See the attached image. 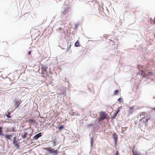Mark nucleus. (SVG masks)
<instances>
[{"instance_id": "obj_9", "label": "nucleus", "mask_w": 155, "mask_h": 155, "mask_svg": "<svg viewBox=\"0 0 155 155\" xmlns=\"http://www.w3.org/2000/svg\"><path fill=\"white\" fill-rule=\"evenodd\" d=\"M144 119H145V124H147V123L148 122L149 120L150 119V118L149 117H144L143 118Z\"/></svg>"}, {"instance_id": "obj_14", "label": "nucleus", "mask_w": 155, "mask_h": 155, "mask_svg": "<svg viewBox=\"0 0 155 155\" xmlns=\"http://www.w3.org/2000/svg\"><path fill=\"white\" fill-rule=\"evenodd\" d=\"M28 134V133L26 132H25L24 134H23L22 135V137L24 138L26 137V136Z\"/></svg>"}, {"instance_id": "obj_5", "label": "nucleus", "mask_w": 155, "mask_h": 155, "mask_svg": "<svg viewBox=\"0 0 155 155\" xmlns=\"http://www.w3.org/2000/svg\"><path fill=\"white\" fill-rule=\"evenodd\" d=\"M119 110H118L117 112H113L111 114V117L112 118H115L117 116V114L118 113Z\"/></svg>"}, {"instance_id": "obj_26", "label": "nucleus", "mask_w": 155, "mask_h": 155, "mask_svg": "<svg viewBox=\"0 0 155 155\" xmlns=\"http://www.w3.org/2000/svg\"><path fill=\"white\" fill-rule=\"evenodd\" d=\"M31 51H29L28 53V54L29 55H31Z\"/></svg>"}, {"instance_id": "obj_31", "label": "nucleus", "mask_w": 155, "mask_h": 155, "mask_svg": "<svg viewBox=\"0 0 155 155\" xmlns=\"http://www.w3.org/2000/svg\"><path fill=\"white\" fill-rule=\"evenodd\" d=\"M154 37H155V34H154Z\"/></svg>"}, {"instance_id": "obj_25", "label": "nucleus", "mask_w": 155, "mask_h": 155, "mask_svg": "<svg viewBox=\"0 0 155 155\" xmlns=\"http://www.w3.org/2000/svg\"><path fill=\"white\" fill-rule=\"evenodd\" d=\"M115 155H119V152L118 151H116Z\"/></svg>"}, {"instance_id": "obj_20", "label": "nucleus", "mask_w": 155, "mask_h": 155, "mask_svg": "<svg viewBox=\"0 0 155 155\" xmlns=\"http://www.w3.org/2000/svg\"><path fill=\"white\" fill-rule=\"evenodd\" d=\"M64 128V126L63 125H61L59 126L58 127V129L59 130H61L63 128Z\"/></svg>"}, {"instance_id": "obj_7", "label": "nucleus", "mask_w": 155, "mask_h": 155, "mask_svg": "<svg viewBox=\"0 0 155 155\" xmlns=\"http://www.w3.org/2000/svg\"><path fill=\"white\" fill-rule=\"evenodd\" d=\"M41 133H39L36 134L34 137V139L36 140H37L39 137H41Z\"/></svg>"}, {"instance_id": "obj_21", "label": "nucleus", "mask_w": 155, "mask_h": 155, "mask_svg": "<svg viewBox=\"0 0 155 155\" xmlns=\"http://www.w3.org/2000/svg\"><path fill=\"white\" fill-rule=\"evenodd\" d=\"M33 120L32 119H28L27 120V121L29 123H31L33 121Z\"/></svg>"}, {"instance_id": "obj_2", "label": "nucleus", "mask_w": 155, "mask_h": 155, "mask_svg": "<svg viewBox=\"0 0 155 155\" xmlns=\"http://www.w3.org/2000/svg\"><path fill=\"white\" fill-rule=\"evenodd\" d=\"M45 149L46 150L48 151L50 153H55L57 152V150L52 149L50 147H46Z\"/></svg>"}, {"instance_id": "obj_18", "label": "nucleus", "mask_w": 155, "mask_h": 155, "mask_svg": "<svg viewBox=\"0 0 155 155\" xmlns=\"http://www.w3.org/2000/svg\"><path fill=\"white\" fill-rule=\"evenodd\" d=\"M7 117L8 118H10L11 117V116H10V113L8 112V113L7 115Z\"/></svg>"}, {"instance_id": "obj_12", "label": "nucleus", "mask_w": 155, "mask_h": 155, "mask_svg": "<svg viewBox=\"0 0 155 155\" xmlns=\"http://www.w3.org/2000/svg\"><path fill=\"white\" fill-rule=\"evenodd\" d=\"M132 153H133V155H141V153H140L137 152L136 151H133V150L132 151Z\"/></svg>"}, {"instance_id": "obj_10", "label": "nucleus", "mask_w": 155, "mask_h": 155, "mask_svg": "<svg viewBox=\"0 0 155 155\" xmlns=\"http://www.w3.org/2000/svg\"><path fill=\"white\" fill-rule=\"evenodd\" d=\"M5 137L7 139H11V137H12L11 135H9L8 134H5Z\"/></svg>"}, {"instance_id": "obj_1", "label": "nucleus", "mask_w": 155, "mask_h": 155, "mask_svg": "<svg viewBox=\"0 0 155 155\" xmlns=\"http://www.w3.org/2000/svg\"><path fill=\"white\" fill-rule=\"evenodd\" d=\"M106 115L105 113L104 112H102L100 113V116L99 120L100 121H101L104 120L106 118Z\"/></svg>"}, {"instance_id": "obj_22", "label": "nucleus", "mask_w": 155, "mask_h": 155, "mask_svg": "<svg viewBox=\"0 0 155 155\" xmlns=\"http://www.w3.org/2000/svg\"><path fill=\"white\" fill-rule=\"evenodd\" d=\"M118 90H116L114 92V94L115 95H117V94L118 93Z\"/></svg>"}, {"instance_id": "obj_4", "label": "nucleus", "mask_w": 155, "mask_h": 155, "mask_svg": "<svg viewBox=\"0 0 155 155\" xmlns=\"http://www.w3.org/2000/svg\"><path fill=\"white\" fill-rule=\"evenodd\" d=\"M13 143L15 147H18V144L17 143V141L16 140V138L15 137H14L13 138Z\"/></svg>"}, {"instance_id": "obj_23", "label": "nucleus", "mask_w": 155, "mask_h": 155, "mask_svg": "<svg viewBox=\"0 0 155 155\" xmlns=\"http://www.w3.org/2000/svg\"><path fill=\"white\" fill-rule=\"evenodd\" d=\"M93 138H94L93 137H91V146H92L93 140Z\"/></svg>"}, {"instance_id": "obj_16", "label": "nucleus", "mask_w": 155, "mask_h": 155, "mask_svg": "<svg viewBox=\"0 0 155 155\" xmlns=\"http://www.w3.org/2000/svg\"><path fill=\"white\" fill-rule=\"evenodd\" d=\"M45 74H43V77H46L47 76H48V75L47 72V71L46 70L44 71Z\"/></svg>"}, {"instance_id": "obj_28", "label": "nucleus", "mask_w": 155, "mask_h": 155, "mask_svg": "<svg viewBox=\"0 0 155 155\" xmlns=\"http://www.w3.org/2000/svg\"><path fill=\"white\" fill-rule=\"evenodd\" d=\"M71 45H69V47H68V48H69L70 49L71 48Z\"/></svg>"}, {"instance_id": "obj_19", "label": "nucleus", "mask_w": 155, "mask_h": 155, "mask_svg": "<svg viewBox=\"0 0 155 155\" xmlns=\"http://www.w3.org/2000/svg\"><path fill=\"white\" fill-rule=\"evenodd\" d=\"M2 128L0 127V135H2L3 134L2 131Z\"/></svg>"}, {"instance_id": "obj_3", "label": "nucleus", "mask_w": 155, "mask_h": 155, "mask_svg": "<svg viewBox=\"0 0 155 155\" xmlns=\"http://www.w3.org/2000/svg\"><path fill=\"white\" fill-rule=\"evenodd\" d=\"M118 38L116 37H112L110 39V41L111 42L113 43H116L118 42Z\"/></svg>"}, {"instance_id": "obj_30", "label": "nucleus", "mask_w": 155, "mask_h": 155, "mask_svg": "<svg viewBox=\"0 0 155 155\" xmlns=\"http://www.w3.org/2000/svg\"><path fill=\"white\" fill-rule=\"evenodd\" d=\"M144 114V113L143 112V113H142V114L143 115V114Z\"/></svg>"}, {"instance_id": "obj_8", "label": "nucleus", "mask_w": 155, "mask_h": 155, "mask_svg": "<svg viewBox=\"0 0 155 155\" xmlns=\"http://www.w3.org/2000/svg\"><path fill=\"white\" fill-rule=\"evenodd\" d=\"M112 136L113 137L114 140H117V139H118V137L117 135L115 133H114L112 134Z\"/></svg>"}, {"instance_id": "obj_15", "label": "nucleus", "mask_w": 155, "mask_h": 155, "mask_svg": "<svg viewBox=\"0 0 155 155\" xmlns=\"http://www.w3.org/2000/svg\"><path fill=\"white\" fill-rule=\"evenodd\" d=\"M68 9H65L64 11L63 12V14H64V15H65L68 13Z\"/></svg>"}, {"instance_id": "obj_24", "label": "nucleus", "mask_w": 155, "mask_h": 155, "mask_svg": "<svg viewBox=\"0 0 155 155\" xmlns=\"http://www.w3.org/2000/svg\"><path fill=\"white\" fill-rule=\"evenodd\" d=\"M122 98H119L118 99V101L120 102H121V100H122Z\"/></svg>"}, {"instance_id": "obj_6", "label": "nucleus", "mask_w": 155, "mask_h": 155, "mask_svg": "<svg viewBox=\"0 0 155 155\" xmlns=\"http://www.w3.org/2000/svg\"><path fill=\"white\" fill-rule=\"evenodd\" d=\"M134 107H130V109L128 111V113L129 114H131L134 111V110L133 109Z\"/></svg>"}, {"instance_id": "obj_11", "label": "nucleus", "mask_w": 155, "mask_h": 155, "mask_svg": "<svg viewBox=\"0 0 155 155\" xmlns=\"http://www.w3.org/2000/svg\"><path fill=\"white\" fill-rule=\"evenodd\" d=\"M20 104L19 102H15L14 106L16 108L18 107Z\"/></svg>"}, {"instance_id": "obj_17", "label": "nucleus", "mask_w": 155, "mask_h": 155, "mask_svg": "<svg viewBox=\"0 0 155 155\" xmlns=\"http://www.w3.org/2000/svg\"><path fill=\"white\" fill-rule=\"evenodd\" d=\"M56 139H55L53 141V146H54V147L56 145Z\"/></svg>"}, {"instance_id": "obj_27", "label": "nucleus", "mask_w": 155, "mask_h": 155, "mask_svg": "<svg viewBox=\"0 0 155 155\" xmlns=\"http://www.w3.org/2000/svg\"><path fill=\"white\" fill-rule=\"evenodd\" d=\"M117 140H114L115 144V145H116L117 144Z\"/></svg>"}, {"instance_id": "obj_29", "label": "nucleus", "mask_w": 155, "mask_h": 155, "mask_svg": "<svg viewBox=\"0 0 155 155\" xmlns=\"http://www.w3.org/2000/svg\"><path fill=\"white\" fill-rule=\"evenodd\" d=\"M153 109L155 110V108H153Z\"/></svg>"}, {"instance_id": "obj_13", "label": "nucleus", "mask_w": 155, "mask_h": 155, "mask_svg": "<svg viewBox=\"0 0 155 155\" xmlns=\"http://www.w3.org/2000/svg\"><path fill=\"white\" fill-rule=\"evenodd\" d=\"M75 47H78L80 46V45L78 41H77L75 43Z\"/></svg>"}]
</instances>
